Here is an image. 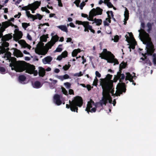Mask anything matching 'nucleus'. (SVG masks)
Masks as SVG:
<instances>
[{
    "label": "nucleus",
    "mask_w": 156,
    "mask_h": 156,
    "mask_svg": "<svg viewBox=\"0 0 156 156\" xmlns=\"http://www.w3.org/2000/svg\"><path fill=\"white\" fill-rule=\"evenodd\" d=\"M70 66V65L69 64L68 65H65L64 66H63V69L64 70L66 71L68 70L69 69Z\"/></svg>",
    "instance_id": "nucleus-45"
},
{
    "label": "nucleus",
    "mask_w": 156,
    "mask_h": 156,
    "mask_svg": "<svg viewBox=\"0 0 156 156\" xmlns=\"http://www.w3.org/2000/svg\"><path fill=\"white\" fill-rule=\"evenodd\" d=\"M57 27L60 29L61 30L63 31L64 32H65L66 33H67L68 32V29L66 26L61 25L58 26Z\"/></svg>",
    "instance_id": "nucleus-25"
},
{
    "label": "nucleus",
    "mask_w": 156,
    "mask_h": 156,
    "mask_svg": "<svg viewBox=\"0 0 156 156\" xmlns=\"http://www.w3.org/2000/svg\"><path fill=\"white\" fill-rule=\"evenodd\" d=\"M13 49H14V54L15 56L17 57H23V54L20 50L16 48H13Z\"/></svg>",
    "instance_id": "nucleus-18"
},
{
    "label": "nucleus",
    "mask_w": 156,
    "mask_h": 156,
    "mask_svg": "<svg viewBox=\"0 0 156 156\" xmlns=\"http://www.w3.org/2000/svg\"><path fill=\"white\" fill-rule=\"evenodd\" d=\"M26 76L23 75H20L19 76L18 79L20 82L24 81L26 79Z\"/></svg>",
    "instance_id": "nucleus-37"
},
{
    "label": "nucleus",
    "mask_w": 156,
    "mask_h": 156,
    "mask_svg": "<svg viewBox=\"0 0 156 156\" xmlns=\"http://www.w3.org/2000/svg\"><path fill=\"white\" fill-rule=\"evenodd\" d=\"M68 52L66 51H65L63 52L61 55L63 57V58H65L68 56Z\"/></svg>",
    "instance_id": "nucleus-41"
},
{
    "label": "nucleus",
    "mask_w": 156,
    "mask_h": 156,
    "mask_svg": "<svg viewBox=\"0 0 156 156\" xmlns=\"http://www.w3.org/2000/svg\"><path fill=\"white\" fill-rule=\"evenodd\" d=\"M54 101L55 104L58 105H59L62 103V101L60 100V96L58 94H55L54 95Z\"/></svg>",
    "instance_id": "nucleus-11"
},
{
    "label": "nucleus",
    "mask_w": 156,
    "mask_h": 156,
    "mask_svg": "<svg viewBox=\"0 0 156 156\" xmlns=\"http://www.w3.org/2000/svg\"><path fill=\"white\" fill-rule=\"evenodd\" d=\"M94 15L93 13L91 12V11H90V12L89 16L88 17H87V19L89 21H94V20L93 19L94 16H95Z\"/></svg>",
    "instance_id": "nucleus-35"
},
{
    "label": "nucleus",
    "mask_w": 156,
    "mask_h": 156,
    "mask_svg": "<svg viewBox=\"0 0 156 156\" xmlns=\"http://www.w3.org/2000/svg\"><path fill=\"white\" fill-rule=\"evenodd\" d=\"M30 26L29 23H22V26L23 28L25 30L27 27Z\"/></svg>",
    "instance_id": "nucleus-42"
},
{
    "label": "nucleus",
    "mask_w": 156,
    "mask_h": 156,
    "mask_svg": "<svg viewBox=\"0 0 156 156\" xmlns=\"http://www.w3.org/2000/svg\"><path fill=\"white\" fill-rule=\"evenodd\" d=\"M20 42L23 47L24 48H27L29 49H30L31 46L29 44H27L25 40H21L20 41Z\"/></svg>",
    "instance_id": "nucleus-21"
},
{
    "label": "nucleus",
    "mask_w": 156,
    "mask_h": 156,
    "mask_svg": "<svg viewBox=\"0 0 156 156\" xmlns=\"http://www.w3.org/2000/svg\"><path fill=\"white\" fill-rule=\"evenodd\" d=\"M103 89L102 92L106 95V93H108L110 96V93H111L112 96H120V94H122V92H125L126 90V86L124 83H121L119 84V93L117 94H114V88H113V84L112 82L109 81H103L101 83Z\"/></svg>",
    "instance_id": "nucleus-1"
},
{
    "label": "nucleus",
    "mask_w": 156,
    "mask_h": 156,
    "mask_svg": "<svg viewBox=\"0 0 156 156\" xmlns=\"http://www.w3.org/2000/svg\"><path fill=\"white\" fill-rule=\"evenodd\" d=\"M59 38V37L57 35H55L54 36H53L52 37V41H51L53 42V43H54V44L57 42Z\"/></svg>",
    "instance_id": "nucleus-31"
},
{
    "label": "nucleus",
    "mask_w": 156,
    "mask_h": 156,
    "mask_svg": "<svg viewBox=\"0 0 156 156\" xmlns=\"http://www.w3.org/2000/svg\"><path fill=\"white\" fill-rule=\"evenodd\" d=\"M104 3L106 4L107 6L109 8H112L113 7V5L110 2V0H105Z\"/></svg>",
    "instance_id": "nucleus-29"
},
{
    "label": "nucleus",
    "mask_w": 156,
    "mask_h": 156,
    "mask_svg": "<svg viewBox=\"0 0 156 156\" xmlns=\"http://www.w3.org/2000/svg\"><path fill=\"white\" fill-rule=\"evenodd\" d=\"M26 68L25 69L26 70V72L30 74H33V71L35 69V66L33 65H30V66L27 68L26 66Z\"/></svg>",
    "instance_id": "nucleus-15"
},
{
    "label": "nucleus",
    "mask_w": 156,
    "mask_h": 156,
    "mask_svg": "<svg viewBox=\"0 0 156 156\" xmlns=\"http://www.w3.org/2000/svg\"><path fill=\"white\" fill-rule=\"evenodd\" d=\"M98 80L96 77H95V79L94 80V85L95 86H97L98 85Z\"/></svg>",
    "instance_id": "nucleus-57"
},
{
    "label": "nucleus",
    "mask_w": 156,
    "mask_h": 156,
    "mask_svg": "<svg viewBox=\"0 0 156 156\" xmlns=\"http://www.w3.org/2000/svg\"><path fill=\"white\" fill-rule=\"evenodd\" d=\"M41 4V1H36L34 2L33 3L30 4V10L32 11V13L35 12L34 11L37 9L39 7L40 5Z\"/></svg>",
    "instance_id": "nucleus-9"
},
{
    "label": "nucleus",
    "mask_w": 156,
    "mask_h": 156,
    "mask_svg": "<svg viewBox=\"0 0 156 156\" xmlns=\"http://www.w3.org/2000/svg\"><path fill=\"white\" fill-rule=\"evenodd\" d=\"M78 53L77 51V50H76V49L74 50L72 53V56L73 57H75L76 56Z\"/></svg>",
    "instance_id": "nucleus-49"
},
{
    "label": "nucleus",
    "mask_w": 156,
    "mask_h": 156,
    "mask_svg": "<svg viewBox=\"0 0 156 156\" xmlns=\"http://www.w3.org/2000/svg\"><path fill=\"white\" fill-rule=\"evenodd\" d=\"M6 52L5 48V47H2L0 50V53L2 54L5 53Z\"/></svg>",
    "instance_id": "nucleus-55"
},
{
    "label": "nucleus",
    "mask_w": 156,
    "mask_h": 156,
    "mask_svg": "<svg viewBox=\"0 0 156 156\" xmlns=\"http://www.w3.org/2000/svg\"><path fill=\"white\" fill-rule=\"evenodd\" d=\"M23 35V33L21 31L16 33L13 37L14 40L15 41H17L22 38Z\"/></svg>",
    "instance_id": "nucleus-17"
},
{
    "label": "nucleus",
    "mask_w": 156,
    "mask_h": 156,
    "mask_svg": "<svg viewBox=\"0 0 156 156\" xmlns=\"http://www.w3.org/2000/svg\"><path fill=\"white\" fill-rule=\"evenodd\" d=\"M125 37L126 38V41L128 42H129L130 41V38L127 34L125 36Z\"/></svg>",
    "instance_id": "nucleus-60"
},
{
    "label": "nucleus",
    "mask_w": 156,
    "mask_h": 156,
    "mask_svg": "<svg viewBox=\"0 0 156 156\" xmlns=\"http://www.w3.org/2000/svg\"><path fill=\"white\" fill-rule=\"evenodd\" d=\"M127 64L126 62H122L119 65V67L121 68L122 69H125L126 66Z\"/></svg>",
    "instance_id": "nucleus-38"
},
{
    "label": "nucleus",
    "mask_w": 156,
    "mask_h": 156,
    "mask_svg": "<svg viewBox=\"0 0 156 156\" xmlns=\"http://www.w3.org/2000/svg\"><path fill=\"white\" fill-rule=\"evenodd\" d=\"M122 69L119 67V71L117 72V75L115 76L114 79V82H116L118 80H119L120 82H121V83H123V80L125 78V76L124 74L121 73Z\"/></svg>",
    "instance_id": "nucleus-6"
},
{
    "label": "nucleus",
    "mask_w": 156,
    "mask_h": 156,
    "mask_svg": "<svg viewBox=\"0 0 156 156\" xmlns=\"http://www.w3.org/2000/svg\"><path fill=\"white\" fill-rule=\"evenodd\" d=\"M112 75L108 74L106 76V78L108 80H110L112 79Z\"/></svg>",
    "instance_id": "nucleus-58"
},
{
    "label": "nucleus",
    "mask_w": 156,
    "mask_h": 156,
    "mask_svg": "<svg viewBox=\"0 0 156 156\" xmlns=\"http://www.w3.org/2000/svg\"><path fill=\"white\" fill-rule=\"evenodd\" d=\"M134 74V75L132 76V75L130 74V73H126V77L125 80H129L131 78H134V77H136V74L134 73H133Z\"/></svg>",
    "instance_id": "nucleus-22"
},
{
    "label": "nucleus",
    "mask_w": 156,
    "mask_h": 156,
    "mask_svg": "<svg viewBox=\"0 0 156 156\" xmlns=\"http://www.w3.org/2000/svg\"><path fill=\"white\" fill-rule=\"evenodd\" d=\"M34 87L36 88H39L41 86V83L38 81H35L34 84Z\"/></svg>",
    "instance_id": "nucleus-28"
},
{
    "label": "nucleus",
    "mask_w": 156,
    "mask_h": 156,
    "mask_svg": "<svg viewBox=\"0 0 156 156\" xmlns=\"http://www.w3.org/2000/svg\"><path fill=\"white\" fill-rule=\"evenodd\" d=\"M62 91L63 92V94H65V95H68V92L66 90V89L63 87H62Z\"/></svg>",
    "instance_id": "nucleus-48"
},
{
    "label": "nucleus",
    "mask_w": 156,
    "mask_h": 156,
    "mask_svg": "<svg viewBox=\"0 0 156 156\" xmlns=\"http://www.w3.org/2000/svg\"><path fill=\"white\" fill-rule=\"evenodd\" d=\"M62 58H63V57L60 55L57 57V59L58 61H60L62 59Z\"/></svg>",
    "instance_id": "nucleus-64"
},
{
    "label": "nucleus",
    "mask_w": 156,
    "mask_h": 156,
    "mask_svg": "<svg viewBox=\"0 0 156 156\" xmlns=\"http://www.w3.org/2000/svg\"><path fill=\"white\" fill-rule=\"evenodd\" d=\"M99 55V57L101 59L106 60L108 63H114V65L119 64L118 60L115 58L113 54L111 52L108 51L106 49H103V52Z\"/></svg>",
    "instance_id": "nucleus-3"
},
{
    "label": "nucleus",
    "mask_w": 156,
    "mask_h": 156,
    "mask_svg": "<svg viewBox=\"0 0 156 156\" xmlns=\"http://www.w3.org/2000/svg\"><path fill=\"white\" fill-rule=\"evenodd\" d=\"M52 58L50 56H48L42 59V61L44 63L46 64V63H50L52 60Z\"/></svg>",
    "instance_id": "nucleus-23"
},
{
    "label": "nucleus",
    "mask_w": 156,
    "mask_h": 156,
    "mask_svg": "<svg viewBox=\"0 0 156 156\" xmlns=\"http://www.w3.org/2000/svg\"><path fill=\"white\" fill-rule=\"evenodd\" d=\"M54 44V43H53V42L51 41L46 44V48L48 49L51 48Z\"/></svg>",
    "instance_id": "nucleus-33"
},
{
    "label": "nucleus",
    "mask_w": 156,
    "mask_h": 156,
    "mask_svg": "<svg viewBox=\"0 0 156 156\" xmlns=\"http://www.w3.org/2000/svg\"><path fill=\"white\" fill-rule=\"evenodd\" d=\"M16 60V59L15 57L11 58V59H10L9 61V62L11 61V63L9 64V66L11 67H15L16 66V64L19 63H17Z\"/></svg>",
    "instance_id": "nucleus-16"
},
{
    "label": "nucleus",
    "mask_w": 156,
    "mask_h": 156,
    "mask_svg": "<svg viewBox=\"0 0 156 156\" xmlns=\"http://www.w3.org/2000/svg\"><path fill=\"white\" fill-rule=\"evenodd\" d=\"M39 69L38 72L39 76L41 77H43L45 75L46 73L45 69L41 67H39Z\"/></svg>",
    "instance_id": "nucleus-20"
},
{
    "label": "nucleus",
    "mask_w": 156,
    "mask_h": 156,
    "mask_svg": "<svg viewBox=\"0 0 156 156\" xmlns=\"http://www.w3.org/2000/svg\"><path fill=\"white\" fill-rule=\"evenodd\" d=\"M95 74L96 76L99 77L100 78L101 77V74L99 73V72L98 71H96L95 72Z\"/></svg>",
    "instance_id": "nucleus-62"
},
{
    "label": "nucleus",
    "mask_w": 156,
    "mask_h": 156,
    "mask_svg": "<svg viewBox=\"0 0 156 156\" xmlns=\"http://www.w3.org/2000/svg\"><path fill=\"white\" fill-rule=\"evenodd\" d=\"M80 0H76L74 2V3L76 4L77 7H79V4L80 2Z\"/></svg>",
    "instance_id": "nucleus-51"
},
{
    "label": "nucleus",
    "mask_w": 156,
    "mask_h": 156,
    "mask_svg": "<svg viewBox=\"0 0 156 156\" xmlns=\"http://www.w3.org/2000/svg\"><path fill=\"white\" fill-rule=\"evenodd\" d=\"M94 105V101L92 99H90V101L88 102L87 107L86 109V111L87 113H89L90 108H92L93 107L92 105Z\"/></svg>",
    "instance_id": "nucleus-14"
},
{
    "label": "nucleus",
    "mask_w": 156,
    "mask_h": 156,
    "mask_svg": "<svg viewBox=\"0 0 156 156\" xmlns=\"http://www.w3.org/2000/svg\"><path fill=\"white\" fill-rule=\"evenodd\" d=\"M64 84L67 88L69 89L71 87V84L69 82L65 83Z\"/></svg>",
    "instance_id": "nucleus-50"
},
{
    "label": "nucleus",
    "mask_w": 156,
    "mask_h": 156,
    "mask_svg": "<svg viewBox=\"0 0 156 156\" xmlns=\"http://www.w3.org/2000/svg\"><path fill=\"white\" fill-rule=\"evenodd\" d=\"M30 4L28 5L27 6H25L23 7L22 8V10H25V11H27L28 10H30Z\"/></svg>",
    "instance_id": "nucleus-43"
},
{
    "label": "nucleus",
    "mask_w": 156,
    "mask_h": 156,
    "mask_svg": "<svg viewBox=\"0 0 156 156\" xmlns=\"http://www.w3.org/2000/svg\"><path fill=\"white\" fill-rule=\"evenodd\" d=\"M62 44H59L58 45V47L56 48V50L54 51V52H61L62 50Z\"/></svg>",
    "instance_id": "nucleus-34"
},
{
    "label": "nucleus",
    "mask_w": 156,
    "mask_h": 156,
    "mask_svg": "<svg viewBox=\"0 0 156 156\" xmlns=\"http://www.w3.org/2000/svg\"><path fill=\"white\" fill-rule=\"evenodd\" d=\"M12 37V34H8L3 36L1 39L2 41H6L11 40Z\"/></svg>",
    "instance_id": "nucleus-13"
},
{
    "label": "nucleus",
    "mask_w": 156,
    "mask_h": 156,
    "mask_svg": "<svg viewBox=\"0 0 156 156\" xmlns=\"http://www.w3.org/2000/svg\"><path fill=\"white\" fill-rule=\"evenodd\" d=\"M69 105L66 104V108H70L72 112H78V107H81L83 104V100L81 97L77 96L74 98L71 101H69Z\"/></svg>",
    "instance_id": "nucleus-2"
},
{
    "label": "nucleus",
    "mask_w": 156,
    "mask_h": 156,
    "mask_svg": "<svg viewBox=\"0 0 156 156\" xmlns=\"http://www.w3.org/2000/svg\"><path fill=\"white\" fill-rule=\"evenodd\" d=\"M94 22L96 23V25L99 26L102 23V20L101 19L95 18L94 19Z\"/></svg>",
    "instance_id": "nucleus-32"
},
{
    "label": "nucleus",
    "mask_w": 156,
    "mask_h": 156,
    "mask_svg": "<svg viewBox=\"0 0 156 156\" xmlns=\"http://www.w3.org/2000/svg\"><path fill=\"white\" fill-rule=\"evenodd\" d=\"M11 26L12 27L14 26L11 22L10 21H6L2 23V27L6 29L9 26Z\"/></svg>",
    "instance_id": "nucleus-19"
},
{
    "label": "nucleus",
    "mask_w": 156,
    "mask_h": 156,
    "mask_svg": "<svg viewBox=\"0 0 156 156\" xmlns=\"http://www.w3.org/2000/svg\"><path fill=\"white\" fill-rule=\"evenodd\" d=\"M5 56H4V57H6L7 58V60H8L9 61L10 59H11V58L12 57H11V53L9 51L6 52V53H5Z\"/></svg>",
    "instance_id": "nucleus-36"
},
{
    "label": "nucleus",
    "mask_w": 156,
    "mask_h": 156,
    "mask_svg": "<svg viewBox=\"0 0 156 156\" xmlns=\"http://www.w3.org/2000/svg\"><path fill=\"white\" fill-rule=\"evenodd\" d=\"M108 12H106V13L108 15V18H106L105 20L107 21V22L110 19H111V16H110V14H108Z\"/></svg>",
    "instance_id": "nucleus-59"
},
{
    "label": "nucleus",
    "mask_w": 156,
    "mask_h": 156,
    "mask_svg": "<svg viewBox=\"0 0 156 156\" xmlns=\"http://www.w3.org/2000/svg\"><path fill=\"white\" fill-rule=\"evenodd\" d=\"M26 13L27 16L28 18H30L32 19L33 17L34 16V15L31 14L29 11H27Z\"/></svg>",
    "instance_id": "nucleus-40"
},
{
    "label": "nucleus",
    "mask_w": 156,
    "mask_h": 156,
    "mask_svg": "<svg viewBox=\"0 0 156 156\" xmlns=\"http://www.w3.org/2000/svg\"><path fill=\"white\" fill-rule=\"evenodd\" d=\"M76 23L78 25H83L84 27V31L85 32H89V30L90 32L93 33H95V30L92 29V27L89 24V23L88 21H82L80 20H76Z\"/></svg>",
    "instance_id": "nucleus-4"
},
{
    "label": "nucleus",
    "mask_w": 156,
    "mask_h": 156,
    "mask_svg": "<svg viewBox=\"0 0 156 156\" xmlns=\"http://www.w3.org/2000/svg\"><path fill=\"white\" fill-rule=\"evenodd\" d=\"M5 69L4 67L2 66L0 67V72L2 74L5 73Z\"/></svg>",
    "instance_id": "nucleus-47"
},
{
    "label": "nucleus",
    "mask_w": 156,
    "mask_h": 156,
    "mask_svg": "<svg viewBox=\"0 0 156 156\" xmlns=\"http://www.w3.org/2000/svg\"><path fill=\"white\" fill-rule=\"evenodd\" d=\"M153 62L154 65H156V56L155 54L153 55Z\"/></svg>",
    "instance_id": "nucleus-54"
},
{
    "label": "nucleus",
    "mask_w": 156,
    "mask_h": 156,
    "mask_svg": "<svg viewBox=\"0 0 156 156\" xmlns=\"http://www.w3.org/2000/svg\"><path fill=\"white\" fill-rule=\"evenodd\" d=\"M43 18V16L39 13H37V14L34 15V16L33 17L32 20L34 21L36 19H38L39 20H41Z\"/></svg>",
    "instance_id": "nucleus-24"
},
{
    "label": "nucleus",
    "mask_w": 156,
    "mask_h": 156,
    "mask_svg": "<svg viewBox=\"0 0 156 156\" xmlns=\"http://www.w3.org/2000/svg\"><path fill=\"white\" fill-rule=\"evenodd\" d=\"M139 32H140V35L141 34L143 38L144 39H147L149 38V34L147 33L143 29L139 30Z\"/></svg>",
    "instance_id": "nucleus-12"
},
{
    "label": "nucleus",
    "mask_w": 156,
    "mask_h": 156,
    "mask_svg": "<svg viewBox=\"0 0 156 156\" xmlns=\"http://www.w3.org/2000/svg\"><path fill=\"white\" fill-rule=\"evenodd\" d=\"M102 95L103 97L102 99L99 102L98 104L103 108V105H106L108 101V98H111V96H110L108 93H106V95L102 92Z\"/></svg>",
    "instance_id": "nucleus-5"
},
{
    "label": "nucleus",
    "mask_w": 156,
    "mask_h": 156,
    "mask_svg": "<svg viewBox=\"0 0 156 156\" xmlns=\"http://www.w3.org/2000/svg\"><path fill=\"white\" fill-rule=\"evenodd\" d=\"M129 12L127 9L126 7L125 11L124 16L125 17V20H128L129 17Z\"/></svg>",
    "instance_id": "nucleus-30"
},
{
    "label": "nucleus",
    "mask_w": 156,
    "mask_h": 156,
    "mask_svg": "<svg viewBox=\"0 0 156 156\" xmlns=\"http://www.w3.org/2000/svg\"><path fill=\"white\" fill-rule=\"evenodd\" d=\"M26 65L21 63L20 62L16 64L15 67H11V69L12 70H15L17 72H22L24 71L26 69Z\"/></svg>",
    "instance_id": "nucleus-7"
},
{
    "label": "nucleus",
    "mask_w": 156,
    "mask_h": 156,
    "mask_svg": "<svg viewBox=\"0 0 156 156\" xmlns=\"http://www.w3.org/2000/svg\"><path fill=\"white\" fill-rule=\"evenodd\" d=\"M83 74L81 72H80L79 73H76L74 74L73 76H83Z\"/></svg>",
    "instance_id": "nucleus-53"
},
{
    "label": "nucleus",
    "mask_w": 156,
    "mask_h": 156,
    "mask_svg": "<svg viewBox=\"0 0 156 156\" xmlns=\"http://www.w3.org/2000/svg\"><path fill=\"white\" fill-rule=\"evenodd\" d=\"M21 12H19L18 13V14L15 15L14 16V17L15 18L17 17L18 18H19L20 17V16H21Z\"/></svg>",
    "instance_id": "nucleus-61"
},
{
    "label": "nucleus",
    "mask_w": 156,
    "mask_h": 156,
    "mask_svg": "<svg viewBox=\"0 0 156 156\" xmlns=\"http://www.w3.org/2000/svg\"><path fill=\"white\" fill-rule=\"evenodd\" d=\"M154 46L151 42L147 43L146 45L147 51L148 55H151L154 51Z\"/></svg>",
    "instance_id": "nucleus-8"
},
{
    "label": "nucleus",
    "mask_w": 156,
    "mask_h": 156,
    "mask_svg": "<svg viewBox=\"0 0 156 156\" xmlns=\"http://www.w3.org/2000/svg\"><path fill=\"white\" fill-rule=\"evenodd\" d=\"M44 44L43 43H38L37 45V48L41 49L44 46Z\"/></svg>",
    "instance_id": "nucleus-39"
},
{
    "label": "nucleus",
    "mask_w": 156,
    "mask_h": 156,
    "mask_svg": "<svg viewBox=\"0 0 156 156\" xmlns=\"http://www.w3.org/2000/svg\"><path fill=\"white\" fill-rule=\"evenodd\" d=\"M2 41L3 42L2 44V46H3V47H8L9 46V43L6 41Z\"/></svg>",
    "instance_id": "nucleus-46"
},
{
    "label": "nucleus",
    "mask_w": 156,
    "mask_h": 156,
    "mask_svg": "<svg viewBox=\"0 0 156 156\" xmlns=\"http://www.w3.org/2000/svg\"><path fill=\"white\" fill-rule=\"evenodd\" d=\"M58 78L59 79L61 80L62 81L64 80L67 79L69 78V76L68 75L66 74L63 76H58Z\"/></svg>",
    "instance_id": "nucleus-26"
},
{
    "label": "nucleus",
    "mask_w": 156,
    "mask_h": 156,
    "mask_svg": "<svg viewBox=\"0 0 156 156\" xmlns=\"http://www.w3.org/2000/svg\"><path fill=\"white\" fill-rule=\"evenodd\" d=\"M90 11H91V12L94 14V15L96 16L102 14L103 10L100 7H97L96 9L93 8Z\"/></svg>",
    "instance_id": "nucleus-10"
},
{
    "label": "nucleus",
    "mask_w": 156,
    "mask_h": 156,
    "mask_svg": "<svg viewBox=\"0 0 156 156\" xmlns=\"http://www.w3.org/2000/svg\"><path fill=\"white\" fill-rule=\"evenodd\" d=\"M135 44H131L129 47V48H131L132 49H134L135 48Z\"/></svg>",
    "instance_id": "nucleus-63"
},
{
    "label": "nucleus",
    "mask_w": 156,
    "mask_h": 156,
    "mask_svg": "<svg viewBox=\"0 0 156 156\" xmlns=\"http://www.w3.org/2000/svg\"><path fill=\"white\" fill-rule=\"evenodd\" d=\"M47 38L45 37V35H43L40 37V39L42 41L46 42L47 41Z\"/></svg>",
    "instance_id": "nucleus-44"
},
{
    "label": "nucleus",
    "mask_w": 156,
    "mask_h": 156,
    "mask_svg": "<svg viewBox=\"0 0 156 156\" xmlns=\"http://www.w3.org/2000/svg\"><path fill=\"white\" fill-rule=\"evenodd\" d=\"M35 52L36 53L39 55H44L47 53H44V52L42 51L41 49L37 48L35 49Z\"/></svg>",
    "instance_id": "nucleus-27"
},
{
    "label": "nucleus",
    "mask_w": 156,
    "mask_h": 156,
    "mask_svg": "<svg viewBox=\"0 0 156 156\" xmlns=\"http://www.w3.org/2000/svg\"><path fill=\"white\" fill-rule=\"evenodd\" d=\"M85 1H83L82 3H80L79 7L80 8V9H82L83 7L85 5L86 3H85Z\"/></svg>",
    "instance_id": "nucleus-52"
},
{
    "label": "nucleus",
    "mask_w": 156,
    "mask_h": 156,
    "mask_svg": "<svg viewBox=\"0 0 156 156\" xmlns=\"http://www.w3.org/2000/svg\"><path fill=\"white\" fill-rule=\"evenodd\" d=\"M119 39V36L118 35H116L114 37V41L115 42H117Z\"/></svg>",
    "instance_id": "nucleus-56"
}]
</instances>
